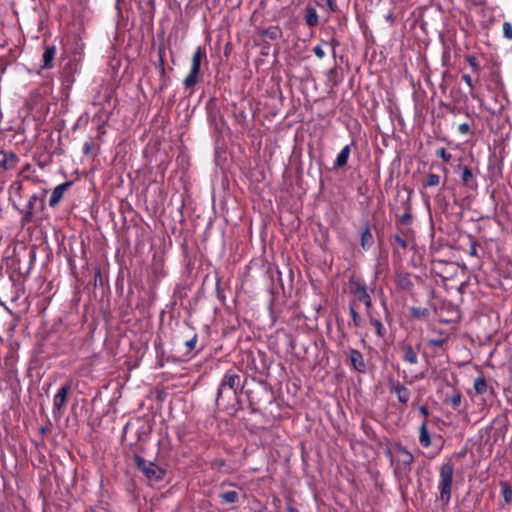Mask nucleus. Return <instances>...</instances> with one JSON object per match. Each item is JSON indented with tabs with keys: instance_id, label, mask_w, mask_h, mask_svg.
<instances>
[{
	"instance_id": "44",
	"label": "nucleus",
	"mask_w": 512,
	"mask_h": 512,
	"mask_svg": "<svg viewBox=\"0 0 512 512\" xmlns=\"http://www.w3.org/2000/svg\"><path fill=\"white\" fill-rule=\"evenodd\" d=\"M477 248H478V244L475 241L471 242L468 254L470 256L477 257L478 256Z\"/></svg>"
},
{
	"instance_id": "51",
	"label": "nucleus",
	"mask_w": 512,
	"mask_h": 512,
	"mask_svg": "<svg viewBox=\"0 0 512 512\" xmlns=\"http://www.w3.org/2000/svg\"><path fill=\"white\" fill-rule=\"evenodd\" d=\"M45 431H46V429H45V428H42V429H41V432H42V433H45Z\"/></svg>"
},
{
	"instance_id": "28",
	"label": "nucleus",
	"mask_w": 512,
	"mask_h": 512,
	"mask_svg": "<svg viewBox=\"0 0 512 512\" xmlns=\"http://www.w3.org/2000/svg\"><path fill=\"white\" fill-rule=\"evenodd\" d=\"M440 184V176L434 173L427 175L425 181L422 183V187H436Z\"/></svg>"
},
{
	"instance_id": "23",
	"label": "nucleus",
	"mask_w": 512,
	"mask_h": 512,
	"mask_svg": "<svg viewBox=\"0 0 512 512\" xmlns=\"http://www.w3.org/2000/svg\"><path fill=\"white\" fill-rule=\"evenodd\" d=\"M397 285L406 291H410L413 288V282L408 273H400L396 276Z\"/></svg>"
},
{
	"instance_id": "2",
	"label": "nucleus",
	"mask_w": 512,
	"mask_h": 512,
	"mask_svg": "<svg viewBox=\"0 0 512 512\" xmlns=\"http://www.w3.org/2000/svg\"><path fill=\"white\" fill-rule=\"evenodd\" d=\"M205 57V50L201 46H198L192 56L190 71L183 81V85L186 89H193L199 82L201 62Z\"/></svg>"
},
{
	"instance_id": "18",
	"label": "nucleus",
	"mask_w": 512,
	"mask_h": 512,
	"mask_svg": "<svg viewBox=\"0 0 512 512\" xmlns=\"http://www.w3.org/2000/svg\"><path fill=\"white\" fill-rule=\"evenodd\" d=\"M157 69L159 70V75H160L159 89L164 90L168 86V77L166 75V70H165V60H164V57L161 52L159 54V62L157 64Z\"/></svg>"
},
{
	"instance_id": "31",
	"label": "nucleus",
	"mask_w": 512,
	"mask_h": 512,
	"mask_svg": "<svg viewBox=\"0 0 512 512\" xmlns=\"http://www.w3.org/2000/svg\"><path fill=\"white\" fill-rule=\"evenodd\" d=\"M412 221L411 207L408 203L405 204V212L398 218V223L401 225H409Z\"/></svg>"
},
{
	"instance_id": "4",
	"label": "nucleus",
	"mask_w": 512,
	"mask_h": 512,
	"mask_svg": "<svg viewBox=\"0 0 512 512\" xmlns=\"http://www.w3.org/2000/svg\"><path fill=\"white\" fill-rule=\"evenodd\" d=\"M349 291L353 294L358 301L362 302L367 311L372 307V298L368 293L367 285L358 277L352 276L348 282Z\"/></svg>"
},
{
	"instance_id": "41",
	"label": "nucleus",
	"mask_w": 512,
	"mask_h": 512,
	"mask_svg": "<svg viewBox=\"0 0 512 512\" xmlns=\"http://www.w3.org/2000/svg\"><path fill=\"white\" fill-rule=\"evenodd\" d=\"M196 343L197 335H194L191 339L185 342V346L188 348L189 351H192L196 347Z\"/></svg>"
},
{
	"instance_id": "49",
	"label": "nucleus",
	"mask_w": 512,
	"mask_h": 512,
	"mask_svg": "<svg viewBox=\"0 0 512 512\" xmlns=\"http://www.w3.org/2000/svg\"><path fill=\"white\" fill-rule=\"evenodd\" d=\"M485 0H474L475 4H483Z\"/></svg>"
},
{
	"instance_id": "47",
	"label": "nucleus",
	"mask_w": 512,
	"mask_h": 512,
	"mask_svg": "<svg viewBox=\"0 0 512 512\" xmlns=\"http://www.w3.org/2000/svg\"><path fill=\"white\" fill-rule=\"evenodd\" d=\"M419 412L420 414L424 417V420H427L426 418L428 417L429 415V410L426 406H420L419 407Z\"/></svg>"
},
{
	"instance_id": "5",
	"label": "nucleus",
	"mask_w": 512,
	"mask_h": 512,
	"mask_svg": "<svg viewBox=\"0 0 512 512\" xmlns=\"http://www.w3.org/2000/svg\"><path fill=\"white\" fill-rule=\"evenodd\" d=\"M45 194L46 191H44V194L39 197L37 194H33L23 209H17L20 214L22 215V223L27 224L32 222L34 212L37 210L42 211L45 207Z\"/></svg>"
},
{
	"instance_id": "26",
	"label": "nucleus",
	"mask_w": 512,
	"mask_h": 512,
	"mask_svg": "<svg viewBox=\"0 0 512 512\" xmlns=\"http://www.w3.org/2000/svg\"><path fill=\"white\" fill-rule=\"evenodd\" d=\"M349 313L352 318V324L354 327L358 328L362 324V319L359 315V313L356 311V304L355 302H351L349 304Z\"/></svg>"
},
{
	"instance_id": "42",
	"label": "nucleus",
	"mask_w": 512,
	"mask_h": 512,
	"mask_svg": "<svg viewBox=\"0 0 512 512\" xmlns=\"http://www.w3.org/2000/svg\"><path fill=\"white\" fill-rule=\"evenodd\" d=\"M322 3L327 5L331 12H335L337 9L336 0H320Z\"/></svg>"
},
{
	"instance_id": "34",
	"label": "nucleus",
	"mask_w": 512,
	"mask_h": 512,
	"mask_svg": "<svg viewBox=\"0 0 512 512\" xmlns=\"http://www.w3.org/2000/svg\"><path fill=\"white\" fill-rule=\"evenodd\" d=\"M31 171L34 172V170H32V166L29 163H27L21 168V170L18 173V176H22L24 179L32 180L33 182H38V179L31 178Z\"/></svg>"
},
{
	"instance_id": "1",
	"label": "nucleus",
	"mask_w": 512,
	"mask_h": 512,
	"mask_svg": "<svg viewBox=\"0 0 512 512\" xmlns=\"http://www.w3.org/2000/svg\"><path fill=\"white\" fill-rule=\"evenodd\" d=\"M454 464L451 461L444 462L439 471L438 489L440 501L444 506L448 505L451 499Z\"/></svg>"
},
{
	"instance_id": "39",
	"label": "nucleus",
	"mask_w": 512,
	"mask_h": 512,
	"mask_svg": "<svg viewBox=\"0 0 512 512\" xmlns=\"http://www.w3.org/2000/svg\"><path fill=\"white\" fill-rule=\"evenodd\" d=\"M94 148V143L93 141L89 140V141H86L83 145V153L84 155H89L91 153V151L93 150Z\"/></svg>"
},
{
	"instance_id": "13",
	"label": "nucleus",
	"mask_w": 512,
	"mask_h": 512,
	"mask_svg": "<svg viewBox=\"0 0 512 512\" xmlns=\"http://www.w3.org/2000/svg\"><path fill=\"white\" fill-rule=\"evenodd\" d=\"M70 389H71V384L66 383L58 390V392L54 396V400H53L54 411H56V410L60 411L62 409V407L65 405L67 395H68Z\"/></svg>"
},
{
	"instance_id": "29",
	"label": "nucleus",
	"mask_w": 512,
	"mask_h": 512,
	"mask_svg": "<svg viewBox=\"0 0 512 512\" xmlns=\"http://www.w3.org/2000/svg\"><path fill=\"white\" fill-rule=\"evenodd\" d=\"M501 493L507 504L512 503V487L507 482H500Z\"/></svg>"
},
{
	"instance_id": "48",
	"label": "nucleus",
	"mask_w": 512,
	"mask_h": 512,
	"mask_svg": "<svg viewBox=\"0 0 512 512\" xmlns=\"http://www.w3.org/2000/svg\"><path fill=\"white\" fill-rule=\"evenodd\" d=\"M386 18H387V20H391V21H392V20H393V13H392V12H390V13L387 15V17H386Z\"/></svg>"
},
{
	"instance_id": "15",
	"label": "nucleus",
	"mask_w": 512,
	"mask_h": 512,
	"mask_svg": "<svg viewBox=\"0 0 512 512\" xmlns=\"http://www.w3.org/2000/svg\"><path fill=\"white\" fill-rule=\"evenodd\" d=\"M349 355L353 368L358 372L364 373L366 371V364L362 353L357 349L351 348L349 350Z\"/></svg>"
},
{
	"instance_id": "22",
	"label": "nucleus",
	"mask_w": 512,
	"mask_h": 512,
	"mask_svg": "<svg viewBox=\"0 0 512 512\" xmlns=\"http://www.w3.org/2000/svg\"><path fill=\"white\" fill-rule=\"evenodd\" d=\"M305 22L309 27H315L318 25V14L315 8L307 6L305 8Z\"/></svg>"
},
{
	"instance_id": "25",
	"label": "nucleus",
	"mask_w": 512,
	"mask_h": 512,
	"mask_svg": "<svg viewBox=\"0 0 512 512\" xmlns=\"http://www.w3.org/2000/svg\"><path fill=\"white\" fill-rule=\"evenodd\" d=\"M219 498L222 503L233 504L238 502L239 494L237 491H224L219 494Z\"/></svg>"
},
{
	"instance_id": "35",
	"label": "nucleus",
	"mask_w": 512,
	"mask_h": 512,
	"mask_svg": "<svg viewBox=\"0 0 512 512\" xmlns=\"http://www.w3.org/2000/svg\"><path fill=\"white\" fill-rule=\"evenodd\" d=\"M436 155L439 156L444 162H449L451 160V154L443 147L437 149Z\"/></svg>"
},
{
	"instance_id": "7",
	"label": "nucleus",
	"mask_w": 512,
	"mask_h": 512,
	"mask_svg": "<svg viewBox=\"0 0 512 512\" xmlns=\"http://www.w3.org/2000/svg\"><path fill=\"white\" fill-rule=\"evenodd\" d=\"M240 383V375L237 369H229L224 374L220 386L217 391V401L222 397L224 389L229 388L234 394L237 393V388Z\"/></svg>"
},
{
	"instance_id": "8",
	"label": "nucleus",
	"mask_w": 512,
	"mask_h": 512,
	"mask_svg": "<svg viewBox=\"0 0 512 512\" xmlns=\"http://www.w3.org/2000/svg\"><path fill=\"white\" fill-rule=\"evenodd\" d=\"M112 92L106 91L104 94V101L100 103L101 108L95 113L93 120L98 123L99 128H102L109 120L111 109L113 108Z\"/></svg>"
},
{
	"instance_id": "43",
	"label": "nucleus",
	"mask_w": 512,
	"mask_h": 512,
	"mask_svg": "<svg viewBox=\"0 0 512 512\" xmlns=\"http://www.w3.org/2000/svg\"><path fill=\"white\" fill-rule=\"evenodd\" d=\"M313 52L317 58L322 59L325 57V52L321 45H317L313 48Z\"/></svg>"
},
{
	"instance_id": "20",
	"label": "nucleus",
	"mask_w": 512,
	"mask_h": 512,
	"mask_svg": "<svg viewBox=\"0 0 512 512\" xmlns=\"http://www.w3.org/2000/svg\"><path fill=\"white\" fill-rule=\"evenodd\" d=\"M419 442L422 447L427 448L431 445V438L427 428V420H423L419 429Z\"/></svg>"
},
{
	"instance_id": "52",
	"label": "nucleus",
	"mask_w": 512,
	"mask_h": 512,
	"mask_svg": "<svg viewBox=\"0 0 512 512\" xmlns=\"http://www.w3.org/2000/svg\"><path fill=\"white\" fill-rule=\"evenodd\" d=\"M219 465H224V461L222 460L221 462H219Z\"/></svg>"
},
{
	"instance_id": "3",
	"label": "nucleus",
	"mask_w": 512,
	"mask_h": 512,
	"mask_svg": "<svg viewBox=\"0 0 512 512\" xmlns=\"http://www.w3.org/2000/svg\"><path fill=\"white\" fill-rule=\"evenodd\" d=\"M136 467L151 481H161L164 478L165 470L154 462L147 461L143 457H134Z\"/></svg>"
},
{
	"instance_id": "12",
	"label": "nucleus",
	"mask_w": 512,
	"mask_h": 512,
	"mask_svg": "<svg viewBox=\"0 0 512 512\" xmlns=\"http://www.w3.org/2000/svg\"><path fill=\"white\" fill-rule=\"evenodd\" d=\"M389 390L392 394H395L398 401L402 404H407L410 399V391L398 381L389 382Z\"/></svg>"
},
{
	"instance_id": "16",
	"label": "nucleus",
	"mask_w": 512,
	"mask_h": 512,
	"mask_svg": "<svg viewBox=\"0 0 512 512\" xmlns=\"http://www.w3.org/2000/svg\"><path fill=\"white\" fill-rule=\"evenodd\" d=\"M23 192V184L21 181H14L9 186V200L12 202V205L15 209H18V205L16 200L20 201L22 199Z\"/></svg>"
},
{
	"instance_id": "37",
	"label": "nucleus",
	"mask_w": 512,
	"mask_h": 512,
	"mask_svg": "<svg viewBox=\"0 0 512 512\" xmlns=\"http://www.w3.org/2000/svg\"><path fill=\"white\" fill-rule=\"evenodd\" d=\"M468 64L473 68L474 71H478L480 69L479 63L475 56L468 55L466 57Z\"/></svg>"
},
{
	"instance_id": "50",
	"label": "nucleus",
	"mask_w": 512,
	"mask_h": 512,
	"mask_svg": "<svg viewBox=\"0 0 512 512\" xmlns=\"http://www.w3.org/2000/svg\"><path fill=\"white\" fill-rule=\"evenodd\" d=\"M149 5H151V7L154 8V0H149Z\"/></svg>"
},
{
	"instance_id": "21",
	"label": "nucleus",
	"mask_w": 512,
	"mask_h": 512,
	"mask_svg": "<svg viewBox=\"0 0 512 512\" xmlns=\"http://www.w3.org/2000/svg\"><path fill=\"white\" fill-rule=\"evenodd\" d=\"M350 145H346L342 148V150L337 155V158L334 162V168H341L345 166L348 162L349 156H350Z\"/></svg>"
},
{
	"instance_id": "9",
	"label": "nucleus",
	"mask_w": 512,
	"mask_h": 512,
	"mask_svg": "<svg viewBox=\"0 0 512 512\" xmlns=\"http://www.w3.org/2000/svg\"><path fill=\"white\" fill-rule=\"evenodd\" d=\"M420 344L416 345V348L407 341H402L398 344V349L402 354V359L405 363L410 365H416L418 363V352L420 350Z\"/></svg>"
},
{
	"instance_id": "46",
	"label": "nucleus",
	"mask_w": 512,
	"mask_h": 512,
	"mask_svg": "<svg viewBox=\"0 0 512 512\" xmlns=\"http://www.w3.org/2000/svg\"><path fill=\"white\" fill-rule=\"evenodd\" d=\"M462 79L471 89L473 88L472 78L469 74H464Z\"/></svg>"
},
{
	"instance_id": "30",
	"label": "nucleus",
	"mask_w": 512,
	"mask_h": 512,
	"mask_svg": "<svg viewBox=\"0 0 512 512\" xmlns=\"http://www.w3.org/2000/svg\"><path fill=\"white\" fill-rule=\"evenodd\" d=\"M459 169L461 170L460 177H461L463 184L469 185L473 180V173H472L471 169L467 166H464V167L459 166Z\"/></svg>"
},
{
	"instance_id": "24",
	"label": "nucleus",
	"mask_w": 512,
	"mask_h": 512,
	"mask_svg": "<svg viewBox=\"0 0 512 512\" xmlns=\"http://www.w3.org/2000/svg\"><path fill=\"white\" fill-rule=\"evenodd\" d=\"M444 402L450 404L454 410H457L462 403V394L459 391H454L451 395H446Z\"/></svg>"
},
{
	"instance_id": "17",
	"label": "nucleus",
	"mask_w": 512,
	"mask_h": 512,
	"mask_svg": "<svg viewBox=\"0 0 512 512\" xmlns=\"http://www.w3.org/2000/svg\"><path fill=\"white\" fill-rule=\"evenodd\" d=\"M373 244L374 238L370 230L369 222L365 221L361 232L360 245L364 250H368L373 246Z\"/></svg>"
},
{
	"instance_id": "6",
	"label": "nucleus",
	"mask_w": 512,
	"mask_h": 512,
	"mask_svg": "<svg viewBox=\"0 0 512 512\" xmlns=\"http://www.w3.org/2000/svg\"><path fill=\"white\" fill-rule=\"evenodd\" d=\"M387 455L392 456L391 451ZM414 462L413 455L403 446L398 445L395 448V457H391V463L395 464V470L409 471Z\"/></svg>"
},
{
	"instance_id": "11",
	"label": "nucleus",
	"mask_w": 512,
	"mask_h": 512,
	"mask_svg": "<svg viewBox=\"0 0 512 512\" xmlns=\"http://www.w3.org/2000/svg\"><path fill=\"white\" fill-rule=\"evenodd\" d=\"M19 162L18 156L13 151H0V174L14 169Z\"/></svg>"
},
{
	"instance_id": "10",
	"label": "nucleus",
	"mask_w": 512,
	"mask_h": 512,
	"mask_svg": "<svg viewBox=\"0 0 512 512\" xmlns=\"http://www.w3.org/2000/svg\"><path fill=\"white\" fill-rule=\"evenodd\" d=\"M473 389L476 395L483 396V401L496 396L494 388L488 384L483 376H478L474 379Z\"/></svg>"
},
{
	"instance_id": "19",
	"label": "nucleus",
	"mask_w": 512,
	"mask_h": 512,
	"mask_svg": "<svg viewBox=\"0 0 512 512\" xmlns=\"http://www.w3.org/2000/svg\"><path fill=\"white\" fill-rule=\"evenodd\" d=\"M55 54H56L55 46H47L45 48V51L42 56V59H43L42 68L49 69L53 66V60H54Z\"/></svg>"
},
{
	"instance_id": "32",
	"label": "nucleus",
	"mask_w": 512,
	"mask_h": 512,
	"mask_svg": "<svg viewBox=\"0 0 512 512\" xmlns=\"http://www.w3.org/2000/svg\"><path fill=\"white\" fill-rule=\"evenodd\" d=\"M411 314L416 319H425L429 316V310L424 307H412Z\"/></svg>"
},
{
	"instance_id": "40",
	"label": "nucleus",
	"mask_w": 512,
	"mask_h": 512,
	"mask_svg": "<svg viewBox=\"0 0 512 512\" xmlns=\"http://www.w3.org/2000/svg\"><path fill=\"white\" fill-rule=\"evenodd\" d=\"M394 241L403 249L407 248V242L405 239H403L400 235L395 234L393 236Z\"/></svg>"
},
{
	"instance_id": "27",
	"label": "nucleus",
	"mask_w": 512,
	"mask_h": 512,
	"mask_svg": "<svg viewBox=\"0 0 512 512\" xmlns=\"http://www.w3.org/2000/svg\"><path fill=\"white\" fill-rule=\"evenodd\" d=\"M263 37H266L270 40H276L281 35V30L277 26H271L261 32Z\"/></svg>"
},
{
	"instance_id": "38",
	"label": "nucleus",
	"mask_w": 512,
	"mask_h": 512,
	"mask_svg": "<svg viewBox=\"0 0 512 512\" xmlns=\"http://www.w3.org/2000/svg\"><path fill=\"white\" fill-rule=\"evenodd\" d=\"M446 342V338L428 339L427 343L429 346L441 347Z\"/></svg>"
},
{
	"instance_id": "33",
	"label": "nucleus",
	"mask_w": 512,
	"mask_h": 512,
	"mask_svg": "<svg viewBox=\"0 0 512 512\" xmlns=\"http://www.w3.org/2000/svg\"><path fill=\"white\" fill-rule=\"evenodd\" d=\"M370 323L371 325L375 328V331H376V334L379 336V337H384L385 334H386V329L384 327V325L382 324V322L379 320V319H376V318H371L370 319Z\"/></svg>"
},
{
	"instance_id": "14",
	"label": "nucleus",
	"mask_w": 512,
	"mask_h": 512,
	"mask_svg": "<svg viewBox=\"0 0 512 512\" xmlns=\"http://www.w3.org/2000/svg\"><path fill=\"white\" fill-rule=\"evenodd\" d=\"M72 185L71 181L64 182L58 186H56L51 194V197L49 199V206L55 207L63 198L64 193L67 191V189Z\"/></svg>"
},
{
	"instance_id": "36",
	"label": "nucleus",
	"mask_w": 512,
	"mask_h": 512,
	"mask_svg": "<svg viewBox=\"0 0 512 512\" xmlns=\"http://www.w3.org/2000/svg\"><path fill=\"white\" fill-rule=\"evenodd\" d=\"M503 35L506 39L512 40V24L510 22L503 23Z\"/></svg>"
},
{
	"instance_id": "45",
	"label": "nucleus",
	"mask_w": 512,
	"mask_h": 512,
	"mask_svg": "<svg viewBox=\"0 0 512 512\" xmlns=\"http://www.w3.org/2000/svg\"><path fill=\"white\" fill-rule=\"evenodd\" d=\"M458 130L461 134H467L470 130V126L467 123H462L459 125Z\"/></svg>"
}]
</instances>
